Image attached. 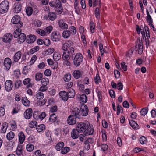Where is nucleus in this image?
Listing matches in <instances>:
<instances>
[{
	"instance_id": "obj_54",
	"label": "nucleus",
	"mask_w": 156,
	"mask_h": 156,
	"mask_svg": "<svg viewBox=\"0 0 156 156\" xmlns=\"http://www.w3.org/2000/svg\"><path fill=\"white\" fill-rule=\"evenodd\" d=\"M30 69V66H25L23 69V74L25 75H27Z\"/></svg>"
},
{
	"instance_id": "obj_18",
	"label": "nucleus",
	"mask_w": 156,
	"mask_h": 156,
	"mask_svg": "<svg viewBox=\"0 0 156 156\" xmlns=\"http://www.w3.org/2000/svg\"><path fill=\"white\" fill-rule=\"evenodd\" d=\"M22 56V53L20 51L16 53L13 57V61L15 62H18Z\"/></svg>"
},
{
	"instance_id": "obj_59",
	"label": "nucleus",
	"mask_w": 156,
	"mask_h": 156,
	"mask_svg": "<svg viewBox=\"0 0 156 156\" xmlns=\"http://www.w3.org/2000/svg\"><path fill=\"white\" fill-rule=\"evenodd\" d=\"M69 31H70L71 34H75L76 32V28L73 26L70 27L69 29Z\"/></svg>"
},
{
	"instance_id": "obj_13",
	"label": "nucleus",
	"mask_w": 156,
	"mask_h": 156,
	"mask_svg": "<svg viewBox=\"0 0 156 156\" xmlns=\"http://www.w3.org/2000/svg\"><path fill=\"white\" fill-rule=\"evenodd\" d=\"M94 132V129L92 126H90V125L84 132L83 134L86 136L91 135L93 134Z\"/></svg>"
},
{
	"instance_id": "obj_11",
	"label": "nucleus",
	"mask_w": 156,
	"mask_h": 156,
	"mask_svg": "<svg viewBox=\"0 0 156 156\" xmlns=\"http://www.w3.org/2000/svg\"><path fill=\"white\" fill-rule=\"evenodd\" d=\"M13 87V84L12 81L9 80H7L5 83V88L6 90L10 92L12 90Z\"/></svg>"
},
{
	"instance_id": "obj_23",
	"label": "nucleus",
	"mask_w": 156,
	"mask_h": 156,
	"mask_svg": "<svg viewBox=\"0 0 156 156\" xmlns=\"http://www.w3.org/2000/svg\"><path fill=\"white\" fill-rule=\"evenodd\" d=\"M31 79L27 78L24 79L23 81V84L25 85H26V87L29 88L32 87V84L30 83Z\"/></svg>"
},
{
	"instance_id": "obj_6",
	"label": "nucleus",
	"mask_w": 156,
	"mask_h": 156,
	"mask_svg": "<svg viewBox=\"0 0 156 156\" xmlns=\"http://www.w3.org/2000/svg\"><path fill=\"white\" fill-rule=\"evenodd\" d=\"M20 18L19 16L16 15L14 16L11 20L12 23L16 24L17 28H21L23 26V23L20 21Z\"/></svg>"
},
{
	"instance_id": "obj_21",
	"label": "nucleus",
	"mask_w": 156,
	"mask_h": 156,
	"mask_svg": "<svg viewBox=\"0 0 156 156\" xmlns=\"http://www.w3.org/2000/svg\"><path fill=\"white\" fill-rule=\"evenodd\" d=\"M23 151H24L23 149L22 145H18L16 151L17 155L18 156H20L21 155H23Z\"/></svg>"
},
{
	"instance_id": "obj_24",
	"label": "nucleus",
	"mask_w": 156,
	"mask_h": 156,
	"mask_svg": "<svg viewBox=\"0 0 156 156\" xmlns=\"http://www.w3.org/2000/svg\"><path fill=\"white\" fill-rule=\"evenodd\" d=\"M129 123L131 126L134 129L137 130L139 129V126L133 120L130 121Z\"/></svg>"
},
{
	"instance_id": "obj_2",
	"label": "nucleus",
	"mask_w": 156,
	"mask_h": 156,
	"mask_svg": "<svg viewBox=\"0 0 156 156\" xmlns=\"http://www.w3.org/2000/svg\"><path fill=\"white\" fill-rule=\"evenodd\" d=\"M83 56L82 54L78 53H76L73 58V64L75 66L78 67L83 62Z\"/></svg>"
},
{
	"instance_id": "obj_29",
	"label": "nucleus",
	"mask_w": 156,
	"mask_h": 156,
	"mask_svg": "<svg viewBox=\"0 0 156 156\" xmlns=\"http://www.w3.org/2000/svg\"><path fill=\"white\" fill-rule=\"evenodd\" d=\"M48 17L50 20L53 21L56 18V14L54 12H49L48 13Z\"/></svg>"
},
{
	"instance_id": "obj_51",
	"label": "nucleus",
	"mask_w": 156,
	"mask_h": 156,
	"mask_svg": "<svg viewBox=\"0 0 156 156\" xmlns=\"http://www.w3.org/2000/svg\"><path fill=\"white\" fill-rule=\"evenodd\" d=\"M36 31L38 34L42 36H45L46 34L45 31L41 29H37Z\"/></svg>"
},
{
	"instance_id": "obj_9",
	"label": "nucleus",
	"mask_w": 156,
	"mask_h": 156,
	"mask_svg": "<svg viewBox=\"0 0 156 156\" xmlns=\"http://www.w3.org/2000/svg\"><path fill=\"white\" fill-rule=\"evenodd\" d=\"M72 114L69 116L67 119V123L70 125H73L76 124V118H77L76 114H73V110L72 112Z\"/></svg>"
},
{
	"instance_id": "obj_36",
	"label": "nucleus",
	"mask_w": 156,
	"mask_h": 156,
	"mask_svg": "<svg viewBox=\"0 0 156 156\" xmlns=\"http://www.w3.org/2000/svg\"><path fill=\"white\" fill-rule=\"evenodd\" d=\"M19 37V41L20 43L23 42L25 41V39H26V35L23 33H21L20 34V35Z\"/></svg>"
},
{
	"instance_id": "obj_8",
	"label": "nucleus",
	"mask_w": 156,
	"mask_h": 156,
	"mask_svg": "<svg viewBox=\"0 0 156 156\" xmlns=\"http://www.w3.org/2000/svg\"><path fill=\"white\" fill-rule=\"evenodd\" d=\"M4 69L8 71L10 69L12 65V61L10 58L7 57L5 58L4 60Z\"/></svg>"
},
{
	"instance_id": "obj_43",
	"label": "nucleus",
	"mask_w": 156,
	"mask_h": 156,
	"mask_svg": "<svg viewBox=\"0 0 156 156\" xmlns=\"http://www.w3.org/2000/svg\"><path fill=\"white\" fill-rule=\"evenodd\" d=\"M54 51L55 50L54 48H50L47 50H46L44 52V54L45 55H51Z\"/></svg>"
},
{
	"instance_id": "obj_61",
	"label": "nucleus",
	"mask_w": 156,
	"mask_h": 156,
	"mask_svg": "<svg viewBox=\"0 0 156 156\" xmlns=\"http://www.w3.org/2000/svg\"><path fill=\"white\" fill-rule=\"evenodd\" d=\"M37 122L35 121H32L29 123L30 127L31 128H34L37 127Z\"/></svg>"
},
{
	"instance_id": "obj_19",
	"label": "nucleus",
	"mask_w": 156,
	"mask_h": 156,
	"mask_svg": "<svg viewBox=\"0 0 156 156\" xmlns=\"http://www.w3.org/2000/svg\"><path fill=\"white\" fill-rule=\"evenodd\" d=\"M19 138V142L21 144H22L25 141V136L22 132H20L18 134Z\"/></svg>"
},
{
	"instance_id": "obj_3",
	"label": "nucleus",
	"mask_w": 156,
	"mask_h": 156,
	"mask_svg": "<svg viewBox=\"0 0 156 156\" xmlns=\"http://www.w3.org/2000/svg\"><path fill=\"white\" fill-rule=\"evenodd\" d=\"M50 5L53 7H55V10L58 13L61 14L63 11V8L62 4L60 1H57L56 2H52L49 3Z\"/></svg>"
},
{
	"instance_id": "obj_25",
	"label": "nucleus",
	"mask_w": 156,
	"mask_h": 156,
	"mask_svg": "<svg viewBox=\"0 0 156 156\" xmlns=\"http://www.w3.org/2000/svg\"><path fill=\"white\" fill-rule=\"evenodd\" d=\"M22 102L23 105L26 106H29L30 104L29 101L28 100L26 97L22 98Z\"/></svg>"
},
{
	"instance_id": "obj_55",
	"label": "nucleus",
	"mask_w": 156,
	"mask_h": 156,
	"mask_svg": "<svg viewBox=\"0 0 156 156\" xmlns=\"http://www.w3.org/2000/svg\"><path fill=\"white\" fill-rule=\"evenodd\" d=\"M74 51V48L73 47H70L66 51L67 52L71 55H73Z\"/></svg>"
},
{
	"instance_id": "obj_53",
	"label": "nucleus",
	"mask_w": 156,
	"mask_h": 156,
	"mask_svg": "<svg viewBox=\"0 0 156 156\" xmlns=\"http://www.w3.org/2000/svg\"><path fill=\"white\" fill-rule=\"evenodd\" d=\"M22 85V81L20 80H17L15 83V87L16 89H18Z\"/></svg>"
},
{
	"instance_id": "obj_41",
	"label": "nucleus",
	"mask_w": 156,
	"mask_h": 156,
	"mask_svg": "<svg viewBox=\"0 0 156 156\" xmlns=\"http://www.w3.org/2000/svg\"><path fill=\"white\" fill-rule=\"evenodd\" d=\"M71 34V32L70 31L66 30L63 32L62 36L65 38H68L70 35Z\"/></svg>"
},
{
	"instance_id": "obj_12",
	"label": "nucleus",
	"mask_w": 156,
	"mask_h": 156,
	"mask_svg": "<svg viewBox=\"0 0 156 156\" xmlns=\"http://www.w3.org/2000/svg\"><path fill=\"white\" fill-rule=\"evenodd\" d=\"M21 9V4L19 2H16L13 6V11L16 13H19Z\"/></svg>"
},
{
	"instance_id": "obj_20",
	"label": "nucleus",
	"mask_w": 156,
	"mask_h": 156,
	"mask_svg": "<svg viewBox=\"0 0 156 156\" xmlns=\"http://www.w3.org/2000/svg\"><path fill=\"white\" fill-rule=\"evenodd\" d=\"M79 133L80 132L79 131V130H77L76 128L73 129L71 133L72 137L73 139H77L79 136Z\"/></svg>"
},
{
	"instance_id": "obj_33",
	"label": "nucleus",
	"mask_w": 156,
	"mask_h": 156,
	"mask_svg": "<svg viewBox=\"0 0 156 156\" xmlns=\"http://www.w3.org/2000/svg\"><path fill=\"white\" fill-rule=\"evenodd\" d=\"M8 126V124L7 122H5L3 124L0 130L1 133H5L6 132Z\"/></svg>"
},
{
	"instance_id": "obj_15",
	"label": "nucleus",
	"mask_w": 156,
	"mask_h": 156,
	"mask_svg": "<svg viewBox=\"0 0 156 156\" xmlns=\"http://www.w3.org/2000/svg\"><path fill=\"white\" fill-rule=\"evenodd\" d=\"M36 39V37L34 35L30 34L26 37V41L28 43H32Z\"/></svg>"
},
{
	"instance_id": "obj_47",
	"label": "nucleus",
	"mask_w": 156,
	"mask_h": 156,
	"mask_svg": "<svg viewBox=\"0 0 156 156\" xmlns=\"http://www.w3.org/2000/svg\"><path fill=\"white\" fill-rule=\"evenodd\" d=\"M80 98V100L83 103H85L87 101V97L84 94H82L81 95Z\"/></svg>"
},
{
	"instance_id": "obj_64",
	"label": "nucleus",
	"mask_w": 156,
	"mask_h": 156,
	"mask_svg": "<svg viewBox=\"0 0 156 156\" xmlns=\"http://www.w3.org/2000/svg\"><path fill=\"white\" fill-rule=\"evenodd\" d=\"M34 24L36 27H38L41 25V22L39 20H37L34 22Z\"/></svg>"
},
{
	"instance_id": "obj_31",
	"label": "nucleus",
	"mask_w": 156,
	"mask_h": 156,
	"mask_svg": "<svg viewBox=\"0 0 156 156\" xmlns=\"http://www.w3.org/2000/svg\"><path fill=\"white\" fill-rule=\"evenodd\" d=\"M68 97L69 98H73L75 95V90L74 89L70 88L69 90V92H67Z\"/></svg>"
},
{
	"instance_id": "obj_35",
	"label": "nucleus",
	"mask_w": 156,
	"mask_h": 156,
	"mask_svg": "<svg viewBox=\"0 0 156 156\" xmlns=\"http://www.w3.org/2000/svg\"><path fill=\"white\" fill-rule=\"evenodd\" d=\"M10 125L11 127V130L14 131L17 128V125L15 121L12 120L10 121Z\"/></svg>"
},
{
	"instance_id": "obj_7",
	"label": "nucleus",
	"mask_w": 156,
	"mask_h": 156,
	"mask_svg": "<svg viewBox=\"0 0 156 156\" xmlns=\"http://www.w3.org/2000/svg\"><path fill=\"white\" fill-rule=\"evenodd\" d=\"M61 35L57 31H54L52 33L51 35V39L53 41L58 42L60 40Z\"/></svg>"
},
{
	"instance_id": "obj_4",
	"label": "nucleus",
	"mask_w": 156,
	"mask_h": 156,
	"mask_svg": "<svg viewBox=\"0 0 156 156\" xmlns=\"http://www.w3.org/2000/svg\"><path fill=\"white\" fill-rule=\"evenodd\" d=\"M89 126H90V124L88 122L77 123L76 125V128L80 133H83L85 129Z\"/></svg>"
},
{
	"instance_id": "obj_5",
	"label": "nucleus",
	"mask_w": 156,
	"mask_h": 156,
	"mask_svg": "<svg viewBox=\"0 0 156 156\" xmlns=\"http://www.w3.org/2000/svg\"><path fill=\"white\" fill-rule=\"evenodd\" d=\"M9 3L6 0H5L0 4V13L3 14L6 12L9 9Z\"/></svg>"
},
{
	"instance_id": "obj_17",
	"label": "nucleus",
	"mask_w": 156,
	"mask_h": 156,
	"mask_svg": "<svg viewBox=\"0 0 156 156\" xmlns=\"http://www.w3.org/2000/svg\"><path fill=\"white\" fill-rule=\"evenodd\" d=\"M59 95L62 99L64 101H66L69 98L67 92L65 91H61L59 93Z\"/></svg>"
},
{
	"instance_id": "obj_30",
	"label": "nucleus",
	"mask_w": 156,
	"mask_h": 156,
	"mask_svg": "<svg viewBox=\"0 0 156 156\" xmlns=\"http://www.w3.org/2000/svg\"><path fill=\"white\" fill-rule=\"evenodd\" d=\"M15 136L14 133L12 131H10L6 135L7 139L10 141L13 139Z\"/></svg>"
},
{
	"instance_id": "obj_60",
	"label": "nucleus",
	"mask_w": 156,
	"mask_h": 156,
	"mask_svg": "<svg viewBox=\"0 0 156 156\" xmlns=\"http://www.w3.org/2000/svg\"><path fill=\"white\" fill-rule=\"evenodd\" d=\"M59 27L62 29H67L68 27V25L67 24L64 23H59Z\"/></svg>"
},
{
	"instance_id": "obj_49",
	"label": "nucleus",
	"mask_w": 156,
	"mask_h": 156,
	"mask_svg": "<svg viewBox=\"0 0 156 156\" xmlns=\"http://www.w3.org/2000/svg\"><path fill=\"white\" fill-rule=\"evenodd\" d=\"M146 13L147 14V16L146 17V20L147 22L149 23H153L152 19L151 18V16L150 15L149 11L147 10Z\"/></svg>"
},
{
	"instance_id": "obj_10",
	"label": "nucleus",
	"mask_w": 156,
	"mask_h": 156,
	"mask_svg": "<svg viewBox=\"0 0 156 156\" xmlns=\"http://www.w3.org/2000/svg\"><path fill=\"white\" fill-rule=\"evenodd\" d=\"M12 39V36L10 33L5 34L3 37L0 38V41L2 40L5 43H9L11 42Z\"/></svg>"
},
{
	"instance_id": "obj_56",
	"label": "nucleus",
	"mask_w": 156,
	"mask_h": 156,
	"mask_svg": "<svg viewBox=\"0 0 156 156\" xmlns=\"http://www.w3.org/2000/svg\"><path fill=\"white\" fill-rule=\"evenodd\" d=\"M90 30L92 33L95 32V26L93 22H90Z\"/></svg>"
},
{
	"instance_id": "obj_27",
	"label": "nucleus",
	"mask_w": 156,
	"mask_h": 156,
	"mask_svg": "<svg viewBox=\"0 0 156 156\" xmlns=\"http://www.w3.org/2000/svg\"><path fill=\"white\" fill-rule=\"evenodd\" d=\"M71 55L68 54L66 51H64L62 57L65 61L69 60L70 58Z\"/></svg>"
},
{
	"instance_id": "obj_62",
	"label": "nucleus",
	"mask_w": 156,
	"mask_h": 156,
	"mask_svg": "<svg viewBox=\"0 0 156 156\" xmlns=\"http://www.w3.org/2000/svg\"><path fill=\"white\" fill-rule=\"evenodd\" d=\"M101 80L100 77L99 76V74H97L96 76L94 78V81L96 84H98V82H100Z\"/></svg>"
},
{
	"instance_id": "obj_38",
	"label": "nucleus",
	"mask_w": 156,
	"mask_h": 156,
	"mask_svg": "<svg viewBox=\"0 0 156 156\" xmlns=\"http://www.w3.org/2000/svg\"><path fill=\"white\" fill-rule=\"evenodd\" d=\"M64 146V143L61 142L58 143L55 146V148L57 151L61 150Z\"/></svg>"
},
{
	"instance_id": "obj_14",
	"label": "nucleus",
	"mask_w": 156,
	"mask_h": 156,
	"mask_svg": "<svg viewBox=\"0 0 156 156\" xmlns=\"http://www.w3.org/2000/svg\"><path fill=\"white\" fill-rule=\"evenodd\" d=\"M32 110L31 108L27 109L24 113V117L27 119H30L33 115Z\"/></svg>"
},
{
	"instance_id": "obj_42",
	"label": "nucleus",
	"mask_w": 156,
	"mask_h": 156,
	"mask_svg": "<svg viewBox=\"0 0 156 156\" xmlns=\"http://www.w3.org/2000/svg\"><path fill=\"white\" fill-rule=\"evenodd\" d=\"M61 56L60 54L57 52H55L53 55V58L55 61H58L61 58Z\"/></svg>"
},
{
	"instance_id": "obj_44",
	"label": "nucleus",
	"mask_w": 156,
	"mask_h": 156,
	"mask_svg": "<svg viewBox=\"0 0 156 156\" xmlns=\"http://www.w3.org/2000/svg\"><path fill=\"white\" fill-rule=\"evenodd\" d=\"M33 9L31 7L28 6L26 9V12L28 16H30L31 15L33 12Z\"/></svg>"
},
{
	"instance_id": "obj_45",
	"label": "nucleus",
	"mask_w": 156,
	"mask_h": 156,
	"mask_svg": "<svg viewBox=\"0 0 156 156\" xmlns=\"http://www.w3.org/2000/svg\"><path fill=\"white\" fill-rule=\"evenodd\" d=\"M41 83L42 85L46 86L49 83V80L47 78H43L41 79Z\"/></svg>"
},
{
	"instance_id": "obj_58",
	"label": "nucleus",
	"mask_w": 156,
	"mask_h": 156,
	"mask_svg": "<svg viewBox=\"0 0 156 156\" xmlns=\"http://www.w3.org/2000/svg\"><path fill=\"white\" fill-rule=\"evenodd\" d=\"M148 108H144L140 111V113L141 115L143 116H144L147 113Z\"/></svg>"
},
{
	"instance_id": "obj_46",
	"label": "nucleus",
	"mask_w": 156,
	"mask_h": 156,
	"mask_svg": "<svg viewBox=\"0 0 156 156\" xmlns=\"http://www.w3.org/2000/svg\"><path fill=\"white\" fill-rule=\"evenodd\" d=\"M94 13L95 17L97 19H99L100 18V12L98 7H97Z\"/></svg>"
},
{
	"instance_id": "obj_16",
	"label": "nucleus",
	"mask_w": 156,
	"mask_h": 156,
	"mask_svg": "<svg viewBox=\"0 0 156 156\" xmlns=\"http://www.w3.org/2000/svg\"><path fill=\"white\" fill-rule=\"evenodd\" d=\"M135 50L138 51V53L139 54H141L143 51V43L142 42L139 41V44L138 45H136L135 46Z\"/></svg>"
},
{
	"instance_id": "obj_22",
	"label": "nucleus",
	"mask_w": 156,
	"mask_h": 156,
	"mask_svg": "<svg viewBox=\"0 0 156 156\" xmlns=\"http://www.w3.org/2000/svg\"><path fill=\"white\" fill-rule=\"evenodd\" d=\"M82 74L81 72L78 70H74L73 73V75L74 77L76 79L80 78L82 76Z\"/></svg>"
},
{
	"instance_id": "obj_28",
	"label": "nucleus",
	"mask_w": 156,
	"mask_h": 156,
	"mask_svg": "<svg viewBox=\"0 0 156 156\" xmlns=\"http://www.w3.org/2000/svg\"><path fill=\"white\" fill-rule=\"evenodd\" d=\"M73 43H72V44L71 43H70V45L69 44L67 43H62V49L64 51H66L69 48L70 45L71 46L73 44Z\"/></svg>"
},
{
	"instance_id": "obj_52",
	"label": "nucleus",
	"mask_w": 156,
	"mask_h": 156,
	"mask_svg": "<svg viewBox=\"0 0 156 156\" xmlns=\"http://www.w3.org/2000/svg\"><path fill=\"white\" fill-rule=\"evenodd\" d=\"M71 76L70 74L68 73L65 75L64 76V80L65 82H68L71 79Z\"/></svg>"
},
{
	"instance_id": "obj_57",
	"label": "nucleus",
	"mask_w": 156,
	"mask_h": 156,
	"mask_svg": "<svg viewBox=\"0 0 156 156\" xmlns=\"http://www.w3.org/2000/svg\"><path fill=\"white\" fill-rule=\"evenodd\" d=\"M69 150V148L67 147H65L64 148L61 149V153L63 154L67 153Z\"/></svg>"
},
{
	"instance_id": "obj_37",
	"label": "nucleus",
	"mask_w": 156,
	"mask_h": 156,
	"mask_svg": "<svg viewBox=\"0 0 156 156\" xmlns=\"http://www.w3.org/2000/svg\"><path fill=\"white\" fill-rule=\"evenodd\" d=\"M58 119L56 116V115L54 114L53 113L51 114L49 118V120L50 122H54L56 121H58Z\"/></svg>"
},
{
	"instance_id": "obj_39",
	"label": "nucleus",
	"mask_w": 156,
	"mask_h": 156,
	"mask_svg": "<svg viewBox=\"0 0 156 156\" xmlns=\"http://www.w3.org/2000/svg\"><path fill=\"white\" fill-rule=\"evenodd\" d=\"M34 145L30 143H29L26 145V149L28 152H32L34 150Z\"/></svg>"
},
{
	"instance_id": "obj_1",
	"label": "nucleus",
	"mask_w": 156,
	"mask_h": 156,
	"mask_svg": "<svg viewBox=\"0 0 156 156\" xmlns=\"http://www.w3.org/2000/svg\"><path fill=\"white\" fill-rule=\"evenodd\" d=\"M80 110L77 108H74L73 110V114H76L77 118L80 119L81 116H86L88 112V109L87 106L84 104L82 105L80 107Z\"/></svg>"
},
{
	"instance_id": "obj_26",
	"label": "nucleus",
	"mask_w": 156,
	"mask_h": 156,
	"mask_svg": "<svg viewBox=\"0 0 156 156\" xmlns=\"http://www.w3.org/2000/svg\"><path fill=\"white\" fill-rule=\"evenodd\" d=\"M40 47L38 46H36L32 48L27 53L28 55H30L36 52L39 49Z\"/></svg>"
},
{
	"instance_id": "obj_34",
	"label": "nucleus",
	"mask_w": 156,
	"mask_h": 156,
	"mask_svg": "<svg viewBox=\"0 0 156 156\" xmlns=\"http://www.w3.org/2000/svg\"><path fill=\"white\" fill-rule=\"evenodd\" d=\"M45 126L43 124H41L37 126L36 129L38 132H41L45 130Z\"/></svg>"
},
{
	"instance_id": "obj_63",
	"label": "nucleus",
	"mask_w": 156,
	"mask_h": 156,
	"mask_svg": "<svg viewBox=\"0 0 156 156\" xmlns=\"http://www.w3.org/2000/svg\"><path fill=\"white\" fill-rule=\"evenodd\" d=\"M93 140L92 138H87L84 142L85 144H91L93 143Z\"/></svg>"
},
{
	"instance_id": "obj_32",
	"label": "nucleus",
	"mask_w": 156,
	"mask_h": 156,
	"mask_svg": "<svg viewBox=\"0 0 156 156\" xmlns=\"http://www.w3.org/2000/svg\"><path fill=\"white\" fill-rule=\"evenodd\" d=\"M34 97L37 100L39 101L43 98L44 97V94L42 92H39L34 96Z\"/></svg>"
},
{
	"instance_id": "obj_40",
	"label": "nucleus",
	"mask_w": 156,
	"mask_h": 156,
	"mask_svg": "<svg viewBox=\"0 0 156 156\" xmlns=\"http://www.w3.org/2000/svg\"><path fill=\"white\" fill-rule=\"evenodd\" d=\"M20 28H18L17 29H16L14 31L13 33V35L15 38L19 37L21 31V30Z\"/></svg>"
},
{
	"instance_id": "obj_48",
	"label": "nucleus",
	"mask_w": 156,
	"mask_h": 156,
	"mask_svg": "<svg viewBox=\"0 0 156 156\" xmlns=\"http://www.w3.org/2000/svg\"><path fill=\"white\" fill-rule=\"evenodd\" d=\"M142 35L143 36V37L144 39V38L145 39V42H146V47L147 48H148V46L149 45V40H146V37L145 36V33L144 32V30H143L142 31V32H141Z\"/></svg>"
},
{
	"instance_id": "obj_50",
	"label": "nucleus",
	"mask_w": 156,
	"mask_h": 156,
	"mask_svg": "<svg viewBox=\"0 0 156 156\" xmlns=\"http://www.w3.org/2000/svg\"><path fill=\"white\" fill-rule=\"evenodd\" d=\"M42 77V74L40 73H37L35 75V79L36 81H39L41 80Z\"/></svg>"
}]
</instances>
